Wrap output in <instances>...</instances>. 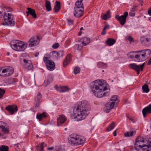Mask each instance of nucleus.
I'll use <instances>...</instances> for the list:
<instances>
[{"instance_id":"nucleus-1","label":"nucleus","mask_w":151,"mask_h":151,"mask_svg":"<svg viewBox=\"0 0 151 151\" xmlns=\"http://www.w3.org/2000/svg\"><path fill=\"white\" fill-rule=\"evenodd\" d=\"M88 102L85 100L80 102L73 110L72 117L77 121L82 120L88 116L90 109Z\"/></svg>"},{"instance_id":"nucleus-2","label":"nucleus","mask_w":151,"mask_h":151,"mask_svg":"<svg viewBox=\"0 0 151 151\" xmlns=\"http://www.w3.org/2000/svg\"><path fill=\"white\" fill-rule=\"evenodd\" d=\"M106 81L102 80H97L91 82L90 87L94 95L99 98H101L109 95L108 91L104 92L106 90Z\"/></svg>"},{"instance_id":"nucleus-3","label":"nucleus","mask_w":151,"mask_h":151,"mask_svg":"<svg viewBox=\"0 0 151 151\" xmlns=\"http://www.w3.org/2000/svg\"><path fill=\"white\" fill-rule=\"evenodd\" d=\"M134 147L137 151H151V138L146 139L141 136L138 137Z\"/></svg>"},{"instance_id":"nucleus-4","label":"nucleus","mask_w":151,"mask_h":151,"mask_svg":"<svg viewBox=\"0 0 151 151\" xmlns=\"http://www.w3.org/2000/svg\"><path fill=\"white\" fill-rule=\"evenodd\" d=\"M68 143L72 145L76 146L83 144L85 141L84 137L73 133L68 138Z\"/></svg>"},{"instance_id":"nucleus-5","label":"nucleus","mask_w":151,"mask_h":151,"mask_svg":"<svg viewBox=\"0 0 151 151\" xmlns=\"http://www.w3.org/2000/svg\"><path fill=\"white\" fill-rule=\"evenodd\" d=\"M82 1L83 0H78L75 4L73 14L76 17H80L83 14L84 8Z\"/></svg>"},{"instance_id":"nucleus-6","label":"nucleus","mask_w":151,"mask_h":151,"mask_svg":"<svg viewBox=\"0 0 151 151\" xmlns=\"http://www.w3.org/2000/svg\"><path fill=\"white\" fill-rule=\"evenodd\" d=\"M140 52L137 53L136 60L138 62L144 61L147 59L151 54L150 50L148 49L137 51Z\"/></svg>"},{"instance_id":"nucleus-7","label":"nucleus","mask_w":151,"mask_h":151,"mask_svg":"<svg viewBox=\"0 0 151 151\" xmlns=\"http://www.w3.org/2000/svg\"><path fill=\"white\" fill-rule=\"evenodd\" d=\"M27 46L26 44L20 41H17L12 45H11L12 48L15 50L21 51L24 50Z\"/></svg>"},{"instance_id":"nucleus-8","label":"nucleus","mask_w":151,"mask_h":151,"mask_svg":"<svg viewBox=\"0 0 151 151\" xmlns=\"http://www.w3.org/2000/svg\"><path fill=\"white\" fill-rule=\"evenodd\" d=\"M14 72L13 68L11 67H6L0 70V76H7L12 74Z\"/></svg>"},{"instance_id":"nucleus-9","label":"nucleus","mask_w":151,"mask_h":151,"mask_svg":"<svg viewBox=\"0 0 151 151\" xmlns=\"http://www.w3.org/2000/svg\"><path fill=\"white\" fill-rule=\"evenodd\" d=\"M3 17L4 21L7 24L11 26L14 25L15 22L13 19V16L11 14L5 12Z\"/></svg>"},{"instance_id":"nucleus-10","label":"nucleus","mask_w":151,"mask_h":151,"mask_svg":"<svg viewBox=\"0 0 151 151\" xmlns=\"http://www.w3.org/2000/svg\"><path fill=\"white\" fill-rule=\"evenodd\" d=\"M43 61L48 70L52 71L54 69L55 65L52 61L49 60L48 57L44 56L43 58Z\"/></svg>"},{"instance_id":"nucleus-11","label":"nucleus","mask_w":151,"mask_h":151,"mask_svg":"<svg viewBox=\"0 0 151 151\" xmlns=\"http://www.w3.org/2000/svg\"><path fill=\"white\" fill-rule=\"evenodd\" d=\"M144 64V63H143L141 65H138L135 63H132L130 64L129 65V66L130 68L136 71L137 74H139V73L140 71L142 70Z\"/></svg>"},{"instance_id":"nucleus-12","label":"nucleus","mask_w":151,"mask_h":151,"mask_svg":"<svg viewBox=\"0 0 151 151\" xmlns=\"http://www.w3.org/2000/svg\"><path fill=\"white\" fill-rule=\"evenodd\" d=\"M128 15V12H125L124 13V14L121 16H119L118 15H116L115 16V18L120 22L122 25H123L126 22V18Z\"/></svg>"},{"instance_id":"nucleus-13","label":"nucleus","mask_w":151,"mask_h":151,"mask_svg":"<svg viewBox=\"0 0 151 151\" xmlns=\"http://www.w3.org/2000/svg\"><path fill=\"white\" fill-rule=\"evenodd\" d=\"M22 60L23 62L22 63V64L24 68L28 70H31L32 68L33 65L30 60L24 58Z\"/></svg>"},{"instance_id":"nucleus-14","label":"nucleus","mask_w":151,"mask_h":151,"mask_svg":"<svg viewBox=\"0 0 151 151\" xmlns=\"http://www.w3.org/2000/svg\"><path fill=\"white\" fill-rule=\"evenodd\" d=\"M40 40L39 37L37 36L32 37L29 40V46L33 47L37 45L39 43Z\"/></svg>"},{"instance_id":"nucleus-15","label":"nucleus","mask_w":151,"mask_h":151,"mask_svg":"<svg viewBox=\"0 0 151 151\" xmlns=\"http://www.w3.org/2000/svg\"><path fill=\"white\" fill-rule=\"evenodd\" d=\"M0 131L9 132V127L6 123L2 121H0Z\"/></svg>"},{"instance_id":"nucleus-16","label":"nucleus","mask_w":151,"mask_h":151,"mask_svg":"<svg viewBox=\"0 0 151 151\" xmlns=\"http://www.w3.org/2000/svg\"><path fill=\"white\" fill-rule=\"evenodd\" d=\"M66 120V118L65 115L63 114L59 115L57 119L58 126H60L63 124Z\"/></svg>"},{"instance_id":"nucleus-17","label":"nucleus","mask_w":151,"mask_h":151,"mask_svg":"<svg viewBox=\"0 0 151 151\" xmlns=\"http://www.w3.org/2000/svg\"><path fill=\"white\" fill-rule=\"evenodd\" d=\"M115 102L111 101V102L108 103L106 104L105 110L106 113H109L110 110L113 108L115 105Z\"/></svg>"},{"instance_id":"nucleus-18","label":"nucleus","mask_w":151,"mask_h":151,"mask_svg":"<svg viewBox=\"0 0 151 151\" xmlns=\"http://www.w3.org/2000/svg\"><path fill=\"white\" fill-rule=\"evenodd\" d=\"M6 109L11 114H13L14 112L17 110V106L15 105H10L7 106Z\"/></svg>"},{"instance_id":"nucleus-19","label":"nucleus","mask_w":151,"mask_h":151,"mask_svg":"<svg viewBox=\"0 0 151 151\" xmlns=\"http://www.w3.org/2000/svg\"><path fill=\"white\" fill-rule=\"evenodd\" d=\"M143 116L145 117L148 113H151V105H149L147 106L145 108L142 110Z\"/></svg>"},{"instance_id":"nucleus-20","label":"nucleus","mask_w":151,"mask_h":151,"mask_svg":"<svg viewBox=\"0 0 151 151\" xmlns=\"http://www.w3.org/2000/svg\"><path fill=\"white\" fill-rule=\"evenodd\" d=\"M55 88L57 91L60 92H65L69 91L67 86H55Z\"/></svg>"},{"instance_id":"nucleus-21","label":"nucleus","mask_w":151,"mask_h":151,"mask_svg":"<svg viewBox=\"0 0 151 151\" xmlns=\"http://www.w3.org/2000/svg\"><path fill=\"white\" fill-rule=\"evenodd\" d=\"M42 97V96L40 93H38L35 99L34 104L35 106L38 107L39 106Z\"/></svg>"},{"instance_id":"nucleus-22","label":"nucleus","mask_w":151,"mask_h":151,"mask_svg":"<svg viewBox=\"0 0 151 151\" xmlns=\"http://www.w3.org/2000/svg\"><path fill=\"white\" fill-rule=\"evenodd\" d=\"M27 9L28 10V11L26 13L27 14V16H28L29 14L31 15L34 18H36V14L34 9L30 8H27Z\"/></svg>"},{"instance_id":"nucleus-23","label":"nucleus","mask_w":151,"mask_h":151,"mask_svg":"<svg viewBox=\"0 0 151 151\" xmlns=\"http://www.w3.org/2000/svg\"><path fill=\"white\" fill-rule=\"evenodd\" d=\"M72 60V56L70 54H68L65 59V60L63 62V65L65 67H66L68 64L69 62H70Z\"/></svg>"},{"instance_id":"nucleus-24","label":"nucleus","mask_w":151,"mask_h":151,"mask_svg":"<svg viewBox=\"0 0 151 151\" xmlns=\"http://www.w3.org/2000/svg\"><path fill=\"white\" fill-rule=\"evenodd\" d=\"M139 52H137V51L129 52L128 54V58L131 59L135 58L136 59L137 53H139Z\"/></svg>"},{"instance_id":"nucleus-25","label":"nucleus","mask_w":151,"mask_h":151,"mask_svg":"<svg viewBox=\"0 0 151 151\" xmlns=\"http://www.w3.org/2000/svg\"><path fill=\"white\" fill-rule=\"evenodd\" d=\"M110 11L108 10L106 14H102L101 16V18L103 20H106L110 18L111 16L110 15Z\"/></svg>"},{"instance_id":"nucleus-26","label":"nucleus","mask_w":151,"mask_h":151,"mask_svg":"<svg viewBox=\"0 0 151 151\" xmlns=\"http://www.w3.org/2000/svg\"><path fill=\"white\" fill-rule=\"evenodd\" d=\"M108 45L111 46L113 45L116 42V41L112 38H109L106 42Z\"/></svg>"},{"instance_id":"nucleus-27","label":"nucleus","mask_w":151,"mask_h":151,"mask_svg":"<svg viewBox=\"0 0 151 151\" xmlns=\"http://www.w3.org/2000/svg\"><path fill=\"white\" fill-rule=\"evenodd\" d=\"M46 116V115L45 112L43 113L42 114H37L36 118L38 119L40 121H41L42 119L45 118Z\"/></svg>"},{"instance_id":"nucleus-28","label":"nucleus","mask_w":151,"mask_h":151,"mask_svg":"<svg viewBox=\"0 0 151 151\" xmlns=\"http://www.w3.org/2000/svg\"><path fill=\"white\" fill-rule=\"evenodd\" d=\"M55 6L54 7L55 12H57L60 9V3L59 2L56 1L55 3Z\"/></svg>"},{"instance_id":"nucleus-29","label":"nucleus","mask_w":151,"mask_h":151,"mask_svg":"<svg viewBox=\"0 0 151 151\" xmlns=\"http://www.w3.org/2000/svg\"><path fill=\"white\" fill-rule=\"evenodd\" d=\"M90 42V40L89 38L86 37L84 38V40L82 42V44L83 46H85L89 43Z\"/></svg>"},{"instance_id":"nucleus-30","label":"nucleus","mask_w":151,"mask_h":151,"mask_svg":"<svg viewBox=\"0 0 151 151\" xmlns=\"http://www.w3.org/2000/svg\"><path fill=\"white\" fill-rule=\"evenodd\" d=\"M46 145V144L44 142H42L40 145H38L37 146V149H39L40 151H42L43 149Z\"/></svg>"},{"instance_id":"nucleus-31","label":"nucleus","mask_w":151,"mask_h":151,"mask_svg":"<svg viewBox=\"0 0 151 151\" xmlns=\"http://www.w3.org/2000/svg\"><path fill=\"white\" fill-rule=\"evenodd\" d=\"M142 88L143 91L145 93H147L150 91L148 86L146 84H145L143 85L142 87Z\"/></svg>"},{"instance_id":"nucleus-32","label":"nucleus","mask_w":151,"mask_h":151,"mask_svg":"<svg viewBox=\"0 0 151 151\" xmlns=\"http://www.w3.org/2000/svg\"><path fill=\"white\" fill-rule=\"evenodd\" d=\"M53 52L55 55H57V56L59 57H62L64 54V52L62 50H60L58 52Z\"/></svg>"},{"instance_id":"nucleus-33","label":"nucleus","mask_w":151,"mask_h":151,"mask_svg":"<svg viewBox=\"0 0 151 151\" xmlns=\"http://www.w3.org/2000/svg\"><path fill=\"white\" fill-rule=\"evenodd\" d=\"M45 6L47 11H50L51 10L50 3L47 0L46 1Z\"/></svg>"},{"instance_id":"nucleus-34","label":"nucleus","mask_w":151,"mask_h":151,"mask_svg":"<svg viewBox=\"0 0 151 151\" xmlns=\"http://www.w3.org/2000/svg\"><path fill=\"white\" fill-rule=\"evenodd\" d=\"M115 126V124L114 122L112 123L107 128V131L109 132L111 131Z\"/></svg>"},{"instance_id":"nucleus-35","label":"nucleus","mask_w":151,"mask_h":151,"mask_svg":"<svg viewBox=\"0 0 151 151\" xmlns=\"http://www.w3.org/2000/svg\"><path fill=\"white\" fill-rule=\"evenodd\" d=\"M9 148L7 146L1 145L0 147V151H9Z\"/></svg>"},{"instance_id":"nucleus-36","label":"nucleus","mask_w":151,"mask_h":151,"mask_svg":"<svg viewBox=\"0 0 151 151\" xmlns=\"http://www.w3.org/2000/svg\"><path fill=\"white\" fill-rule=\"evenodd\" d=\"M109 24H107L103 28L102 31L101 33V35H105L106 34V30H107L109 29Z\"/></svg>"},{"instance_id":"nucleus-37","label":"nucleus","mask_w":151,"mask_h":151,"mask_svg":"<svg viewBox=\"0 0 151 151\" xmlns=\"http://www.w3.org/2000/svg\"><path fill=\"white\" fill-rule=\"evenodd\" d=\"M98 65L99 67H102L104 68H106L107 67V64L102 62H99L98 63Z\"/></svg>"},{"instance_id":"nucleus-38","label":"nucleus","mask_w":151,"mask_h":151,"mask_svg":"<svg viewBox=\"0 0 151 151\" xmlns=\"http://www.w3.org/2000/svg\"><path fill=\"white\" fill-rule=\"evenodd\" d=\"M111 101H117L116 102V103L117 104L119 102V101H118V99H117V96L116 95L113 96L111 99Z\"/></svg>"},{"instance_id":"nucleus-39","label":"nucleus","mask_w":151,"mask_h":151,"mask_svg":"<svg viewBox=\"0 0 151 151\" xmlns=\"http://www.w3.org/2000/svg\"><path fill=\"white\" fill-rule=\"evenodd\" d=\"M135 134V133H124V136L126 137H131Z\"/></svg>"},{"instance_id":"nucleus-40","label":"nucleus","mask_w":151,"mask_h":151,"mask_svg":"<svg viewBox=\"0 0 151 151\" xmlns=\"http://www.w3.org/2000/svg\"><path fill=\"white\" fill-rule=\"evenodd\" d=\"M135 9L134 8L132 9L129 13V15L132 17H133L135 15Z\"/></svg>"},{"instance_id":"nucleus-41","label":"nucleus","mask_w":151,"mask_h":151,"mask_svg":"<svg viewBox=\"0 0 151 151\" xmlns=\"http://www.w3.org/2000/svg\"><path fill=\"white\" fill-rule=\"evenodd\" d=\"M80 71V68L78 67H76L74 70V74H76L79 73Z\"/></svg>"},{"instance_id":"nucleus-42","label":"nucleus","mask_w":151,"mask_h":151,"mask_svg":"<svg viewBox=\"0 0 151 151\" xmlns=\"http://www.w3.org/2000/svg\"><path fill=\"white\" fill-rule=\"evenodd\" d=\"M8 133H0V137L3 138H5L7 136Z\"/></svg>"},{"instance_id":"nucleus-43","label":"nucleus","mask_w":151,"mask_h":151,"mask_svg":"<svg viewBox=\"0 0 151 151\" xmlns=\"http://www.w3.org/2000/svg\"><path fill=\"white\" fill-rule=\"evenodd\" d=\"M5 93V90L0 88V99L1 98Z\"/></svg>"},{"instance_id":"nucleus-44","label":"nucleus","mask_w":151,"mask_h":151,"mask_svg":"<svg viewBox=\"0 0 151 151\" xmlns=\"http://www.w3.org/2000/svg\"><path fill=\"white\" fill-rule=\"evenodd\" d=\"M140 40L141 41L148 42L150 41V39H148L147 38H146L144 37H142L140 38Z\"/></svg>"},{"instance_id":"nucleus-45","label":"nucleus","mask_w":151,"mask_h":151,"mask_svg":"<svg viewBox=\"0 0 151 151\" xmlns=\"http://www.w3.org/2000/svg\"><path fill=\"white\" fill-rule=\"evenodd\" d=\"M67 23L69 25H72L73 24V20L68 19H67Z\"/></svg>"},{"instance_id":"nucleus-46","label":"nucleus","mask_w":151,"mask_h":151,"mask_svg":"<svg viewBox=\"0 0 151 151\" xmlns=\"http://www.w3.org/2000/svg\"><path fill=\"white\" fill-rule=\"evenodd\" d=\"M59 46V45L58 43H56L53 44L52 46V47L54 49H56L58 48Z\"/></svg>"},{"instance_id":"nucleus-47","label":"nucleus","mask_w":151,"mask_h":151,"mask_svg":"<svg viewBox=\"0 0 151 151\" xmlns=\"http://www.w3.org/2000/svg\"><path fill=\"white\" fill-rule=\"evenodd\" d=\"M127 39L130 42V43L134 41L133 38L131 36L128 37Z\"/></svg>"},{"instance_id":"nucleus-48","label":"nucleus","mask_w":151,"mask_h":151,"mask_svg":"<svg viewBox=\"0 0 151 151\" xmlns=\"http://www.w3.org/2000/svg\"><path fill=\"white\" fill-rule=\"evenodd\" d=\"M4 8L6 10V12H10L11 10H12V9L11 8L9 7H4Z\"/></svg>"},{"instance_id":"nucleus-49","label":"nucleus","mask_w":151,"mask_h":151,"mask_svg":"<svg viewBox=\"0 0 151 151\" xmlns=\"http://www.w3.org/2000/svg\"><path fill=\"white\" fill-rule=\"evenodd\" d=\"M129 119L131 120L133 123H134L135 122V121L131 117H129L128 116L127 117Z\"/></svg>"},{"instance_id":"nucleus-50","label":"nucleus","mask_w":151,"mask_h":151,"mask_svg":"<svg viewBox=\"0 0 151 151\" xmlns=\"http://www.w3.org/2000/svg\"><path fill=\"white\" fill-rule=\"evenodd\" d=\"M54 149V147H49L47 148L48 150H52Z\"/></svg>"},{"instance_id":"nucleus-51","label":"nucleus","mask_w":151,"mask_h":151,"mask_svg":"<svg viewBox=\"0 0 151 151\" xmlns=\"http://www.w3.org/2000/svg\"><path fill=\"white\" fill-rule=\"evenodd\" d=\"M78 45V50H80L81 49H82V46L81 45Z\"/></svg>"},{"instance_id":"nucleus-52","label":"nucleus","mask_w":151,"mask_h":151,"mask_svg":"<svg viewBox=\"0 0 151 151\" xmlns=\"http://www.w3.org/2000/svg\"><path fill=\"white\" fill-rule=\"evenodd\" d=\"M2 11H0V14H1L2 13H4V11H5V10L3 9L2 8Z\"/></svg>"},{"instance_id":"nucleus-53","label":"nucleus","mask_w":151,"mask_h":151,"mask_svg":"<svg viewBox=\"0 0 151 151\" xmlns=\"http://www.w3.org/2000/svg\"><path fill=\"white\" fill-rule=\"evenodd\" d=\"M151 64V58L149 60L148 63H147V65H149Z\"/></svg>"},{"instance_id":"nucleus-54","label":"nucleus","mask_w":151,"mask_h":151,"mask_svg":"<svg viewBox=\"0 0 151 151\" xmlns=\"http://www.w3.org/2000/svg\"><path fill=\"white\" fill-rule=\"evenodd\" d=\"M81 34V32H80L78 33V35L79 36H80Z\"/></svg>"},{"instance_id":"nucleus-55","label":"nucleus","mask_w":151,"mask_h":151,"mask_svg":"<svg viewBox=\"0 0 151 151\" xmlns=\"http://www.w3.org/2000/svg\"><path fill=\"white\" fill-rule=\"evenodd\" d=\"M116 133H114V136H115L116 135Z\"/></svg>"},{"instance_id":"nucleus-56","label":"nucleus","mask_w":151,"mask_h":151,"mask_svg":"<svg viewBox=\"0 0 151 151\" xmlns=\"http://www.w3.org/2000/svg\"><path fill=\"white\" fill-rule=\"evenodd\" d=\"M117 131H119L118 130L116 129L113 132H117Z\"/></svg>"},{"instance_id":"nucleus-57","label":"nucleus","mask_w":151,"mask_h":151,"mask_svg":"<svg viewBox=\"0 0 151 151\" xmlns=\"http://www.w3.org/2000/svg\"><path fill=\"white\" fill-rule=\"evenodd\" d=\"M2 25H6V24H5V23H2Z\"/></svg>"},{"instance_id":"nucleus-58","label":"nucleus","mask_w":151,"mask_h":151,"mask_svg":"<svg viewBox=\"0 0 151 151\" xmlns=\"http://www.w3.org/2000/svg\"><path fill=\"white\" fill-rule=\"evenodd\" d=\"M136 132V131H132L130 132Z\"/></svg>"},{"instance_id":"nucleus-59","label":"nucleus","mask_w":151,"mask_h":151,"mask_svg":"<svg viewBox=\"0 0 151 151\" xmlns=\"http://www.w3.org/2000/svg\"><path fill=\"white\" fill-rule=\"evenodd\" d=\"M83 29V27H81L80 28V30H81Z\"/></svg>"},{"instance_id":"nucleus-60","label":"nucleus","mask_w":151,"mask_h":151,"mask_svg":"<svg viewBox=\"0 0 151 151\" xmlns=\"http://www.w3.org/2000/svg\"><path fill=\"white\" fill-rule=\"evenodd\" d=\"M38 54H39V53H38V54H37H37H36V55H35V57H37V55H38Z\"/></svg>"},{"instance_id":"nucleus-61","label":"nucleus","mask_w":151,"mask_h":151,"mask_svg":"<svg viewBox=\"0 0 151 151\" xmlns=\"http://www.w3.org/2000/svg\"><path fill=\"white\" fill-rule=\"evenodd\" d=\"M0 9H2V7L1 6H0Z\"/></svg>"},{"instance_id":"nucleus-62","label":"nucleus","mask_w":151,"mask_h":151,"mask_svg":"<svg viewBox=\"0 0 151 151\" xmlns=\"http://www.w3.org/2000/svg\"><path fill=\"white\" fill-rule=\"evenodd\" d=\"M14 134H15V133H14L13 134H12V136H13Z\"/></svg>"},{"instance_id":"nucleus-63","label":"nucleus","mask_w":151,"mask_h":151,"mask_svg":"<svg viewBox=\"0 0 151 151\" xmlns=\"http://www.w3.org/2000/svg\"><path fill=\"white\" fill-rule=\"evenodd\" d=\"M67 129L66 128H65V131H66V130H67Z\"/></svg>"},{"instance_id":"nucleus-64","label":"nucleus","mask_w":151,"mask_h":151,"mask_svg":"<svg viewBox=\"0 0 151 151\" xmlns=\"http://www.w3.org/2000/svg\"><path fill=\"white\" fill-rule=\"evenodd\" d=\"M149 20L150 21H151V19H150V18L149 19Z\"/></svg>"}]
</instances>
